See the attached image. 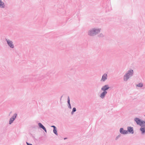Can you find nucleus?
Masks as SVG:
<instances>
[{
	"label": "nucleus",
	"mask_w": 145,
	"mask_h": 145,
	"mask_svg": "<svg viewBox=\"0 0 145 145\" xmlns=\"http://www.w3.org/2000/svg\"><path fill=\"white\" fill-rule=\"evenodd\" d=\"M135 121L136 122L137 124L140 126L144 125L145 124V122L140 119L138 118H135Z\"/></svg>",
	"instance_id": "obj_1"
},
{
	"label": "nucleus",
	"mask_w": 145,
	"mask_h": 145,
	"mask_svg": "<svg viewBox=\"0 0 145 145\" xmlns=\"http://www.w3.org/2000/svg\"><path fill=\"white\" fill-rule=\"evenodd\" d=\"M100 31V30L99 29H93L91 31H90L89 32V35L93 36L96 34L97 33H98Z\"/></svg>",
	"instance_id": "obj_2"
},
{
	"label": "nucleus",
	"mask_w": 145,
	"mask_h": 145,
	"mask_svg": "<svg viewBox=\"0 0 145 145\" xmlns=\"http://www.w3.org/2000/svg\"><path fill=\"white\" fill-rule=\"evenodd\" d=\"M16 116H17L16 114H14V116H13L10 119V121H9L10 124H11L12 122L14 120L15 118L16 117Z\"/></svg>",
	"instance_id": "obj_3"
},
{
	"label": "nucleus",
	"mask_w": 145,
	"mask_h": 145,
	"mask_svg": "<svg viewBox=\"0 0 145 145\" xmlns=\"http://www.w3.org/2000/svg\"><path fill=\"white\" fill-rule=\"evenodd\" d=\"M130 76V74L128 73L124 76V80L125 81H127L128 79L129 78V76Z\"/></svg>",
	"instance_id": "obj_4"
},
{
	"label": "nucleus",
	"mask_w": 145,
	"mask_h": 145,
	"mask_svg": "<svg viewBox=\"0 0 145 145\" xmlns=\"http://www.w3.org/2000/svg\"><path fill=\"white\" fill-rule=\"evenodd\" d=\"M109 88V87L107 85H106L103 86L101 88V89L103 91H105Z\"/></svg>",
	"instance_id": "obj_5"
},
{
	"label": "nucleus",
	"mask_w": 145,
	"mask_h": 145,
	"mask_svg": "<svg viewBox=\"0 0 145 145\" xmlns=\"http://www.w3.org/2000/svg\"><path fill=\"white\" fill-rule=\"evenodd\" d=\"M7 43L10 46V47L12 48H13L14 47V45L13 44H12V41L9 40H7Z\"/></svg>",
	"instance_id": "obj_6"
},
{
	"label": "nucleus",
	"mask_w": 145,
	"mask_h": 145,
	"mask_svg": "<svg viewBox=\"0 0 145 145\" xmlns=\"http://www.w3.org/2000/svg\"><path fill=\"white\" fill-rule=\"evenodd\" d=\"M120 132L121 133L123 134H126L127 133V131L124 130L121 128L120 129Z\"/></svg>",
	"instance_id": "obj_7"
},
{
	"label": "nucleus",
	"mask_w": 145,
	"mask_h": 145,
	"mask_svg": "<svg viewBox=\"0 0 145 145\" xmlns=\"http://www.w3.org/2000/svg\"><path fill=\"white\" fill-rule=\"evenodd\" d=\"M107 75L106 74H104L102 76L101 80L104 81L105 80H106L107 78Z\"/></svg>",
	"instance_id": "obj_8"
},
{
	"label": "nucleus",
	"mask_w": 145,
	"mask_h": 145,
	"mask_svg": "<svg viewBox=\"0 0 145 145\" xmlns=\"http://www.w3.org/2000/svg\"><path fill=\"white\" fill-rule=\"evenodd\" d=\"M142 126L141 128L140 129V131L143 133L145 132V125H142Z\"/></svg>",
	"instance_id": "obj_9"
},
{
	"label": "nucleus",
	"mask_w": 145,
	"mask_h": 145,
	"mask_svg": "<svg viewBox=\"0 0 145 145\" xmlns=\"http://www.w3.org/2000/svg\"><path fill=\"white\" fill-rule=\"evenodd\" d=\"M39 125L40 128H42L45 131V132H46V128L41 123H39Z\"/></svg>",
	"instance_id": "obj_10"
},
{
	"label": "nucleus",
	"mask_w": 145,
	"mask_h": 145,
	"mask_svg": "<svg viewBox=\"0 0 145 145\" xmlns=\"http://www.w3.org/2000/svg\"><path fill=\"white\" fill-rule=\"evenodd\" d=\"M107 92L106 91H104L101 94V97L102 98H103L105 97V95L107 93Z\"/></svg>",
	"instance_id": "obj_11"
},
{
	"label": "nucleus",
	"mask_w": 145,
	"mask_h": 145,
	"mask_svg": "<svg viewBox=\"0 0 145 145\" xmlns=\"http://www.w3.org/2000/svg\"><path fill=\"white\" fill-rule=\"evenodd\" d=\"M128 130L129 132L131 133H133V129L132 127H129L128 128Z\"/></svg>",
	"instance_id": "obj_12"
},
{
	"label": "nucleus",
	"mask_w": 145,
	"mask_h": 145,
	"mask_svg": "<svg viewBox=\"0 0 145 145\" xmlns=\"http://www.w3.org/2000/svg\"><path fill=\"white\" fill-rule=\"evenodd\" d=\"M5 5L4 3L1 0H0V7L1 8H3L4 7Z\"/></svg>",
	"instance_id": "obj_13"
},
{
	"label": "nucleus",
	"mask_w": 145,
	"mask_h": 145,
	"mask_svg": "<svg viewBox=\"0 0 145 145\" xmlns=\"http://www.w3.org/2000/svg\"><path fill=\"white\" fill-rule=\"evenodd\" d=\"M129 72H128L129 74H131V75H132V74L133 73V71L132 70H131L129 71Z\"/></svg>",
	"instance_id": "obj_14"
},
{
	"label": "nucleus",
	"mask_w": 145,
	"mask_h": 145,
	"mask_svg": "<svg viewBox=\"0 0 145 145\" xmlns=\"http://www.w3.org/2000/svg\"><path fill=\"white\" fill-rule=\"evenodd\" d=\"M53 131H54V133H55L57 135V131L56 129V128L55 129H54Z\"/></svg>",
	"instance_id": "obj_15"
},
{
	"label": "nucleus",
	"mask_w": 145,
	"mask_h": 145,
	"mask_svg": "<svg viewBox=\"0 0 145 145\" xmlns=\"http://www.w3.org/2000/svg\"><path fill=\"white\" fill-rule=\"evenodd\" d=\"M137 86L139 87H142L143 86V85L142 83H139L138 85H137Z\"/></svg>",
	"instance_id": "obj_16"
},
{
	"label": "nucleus",
	"mask_w": 145,
	"mask_h": 145,
	"mask_svg": "<svg viewBox=\"0 0 145 145\" xmlns=\"http://www.w3.org/2000/svg\"><path fill=\"white\" fill-rule=\"evenodd\" d=\"M76 110V108H74L72 109V112H74Z\"/></svg>",
	"instance_id": "obj_17"
},
{
	"label": "nucleus",
	"mask_w": 145,
	"mask_h": 145,
	"mask_svg": "<svg viewBox=\"0 0 145 145\" xmlns=\"http://www.w3.org/2000/svg\"><path fill=\"white\" fill-rule=\"evenodd\" d=\"M68 104L70 105V99H69V97H68Z\"/></svg>",
	"instance_id": "obj_18"
},
{
	"label": "nucleus",
	"mask_w": 145,
	"mask_h": 145,
	"mask_svg": "<svg viewBox=\"0 0 145 145\" xmlns=\"http://www.w3.org/2000/svg\"><path fill=\"white\" fill-rule=\"evenodd\" d=\"M51 127H53L54 128V129H55L56 128V127L55 126H54V125L52 126Z\"/></svg>",
	"instance_id": "obj_19"
},
{
	"label": "nucleus",
	"mask_w": 145,
	"mask_h": 145,
	"mask_svg": "<svg viewBox=\"0 0 145 145\" xmlns=\"http://www.w3.org/2000/svg\"><path fill=\"white\" fill-rule=\"evenodd\" d=\"M26 143H27V145H32V144H29V143H28V142H26Z\"/></svg>",
	"instance_id": "obj_20"
}]
</instances>
